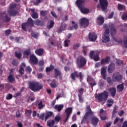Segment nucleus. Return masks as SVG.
I'll return each mask as SVG.
<instances>
[{"mask_svg":"<svg viewBox=\"0 0 127 127\" xmlns=\"http://www.w3.org/2000/svg\"><path fill=\"white\" fill-rule=\"evenodd\" d=\"M86 112L84 115L82 120L81 124V125L85 124H89V121L90 120V115H93V112L91 109V107L89 105L87 106L86 107Z\"/></svg>","mask_w":127,"mask_h":127,"instance_id":"nucleus-1","label":"nucleus"},{"mask_svg":"<svg viewBox=\"0 0 127 127\" xmlns=\"http://www.w3.org/2000/svg\"><path fill=\"white\" fill-rule=\"evenodd\" d=\"M32 27V19L31 18H29L28 20L25 23H23L21 24V29L24 31H27L29 30V32H31Z\"/></svg>","mask_w":127,"mask_h":127,"instance_id":"nucleus-2","label":"nucleus"},{"mask_svg":"<svg viewBox=\"0 0 127 127\" xmlns=\"http://www.w3.org/2000/svg\"><path fill=\"white\" fill-rule=\"evenodd\" d=\"M87 63V60L83 56H79L76 59V64L79 69L84 67Z\"/></svg>","mask_w":127,"mask_h":127,"instance_id":"nucleus-3","label":"nucleus"},{"mask_svg":"<svg viewBox=\"0 0 127 127\" xmlns=\"http://www.w3.org/2000/svg\"><path fill=\"white\" fill-rule=\"evenodd\" d=\"M104 28H106L104 33V35L102 37L103 40L102 42H104V43H107V42H110V29L108 27V25L104 24Z\"/></svg>","mask_w":127,"mask_h":127,"instance_id":"nucleus-4","label":"nucleus"},{"mask_svg":"<svg viewBox=\"0 0 127 127\" xmlns=\"http://www.w3.org/2000/svg\"><path fill=\"white\" fill-rule=\"evenodd\" d=\"M109 93L107 91H104L103 93H99L97 95L99 102H106L108 100Z\"/></svg>","mask_w":127,"mask_h":127,"instance_id":"nucleus-5","label":"nucleus"},{"mask_svg":"<svg viewBox=\"0 0 127 127\" xmlns=\"http://www.w3.org/2000/svg\"><path fill=\"white\" fill-rule=\"evenodd\" d=\"M108 4L109 2H108V0H99V4L97 5V7H98V8L101 7L102 10L105 11L106 9L108 8Z\"/></svg>","mask_w":127,"mask_h":127,"instance_id":"nucleus-6","label":"nucleus"},{"mask_svg":"<svg viewBox=\"0 0 127 127\" xmlns=\"http://www.w3.org/2000/svg\"><path fill=\"white\" fill-rule=\"evenodd\" d=\"M43 88V85L38 82H32V91L33 92H39L40 90Z\"/></svg>","mask_w":127,"mask_h":127,"instance_id":"nucleus-7","label":"nucleus"},{"mask_svg":"<svg viewBox=\"0 0 127 127\" xmlns=\"http://www.w3.org/2000/svg\"><path fill=\"white\" fill-rule=\"evenodd\" d=\"M70 77L73 81H75L76 78H78V77H79V78L80 79V82H82V80H83V74H82V72L79 73L77 71H75L71 73Z\"/></svg>","mask_w":127,"mask_h":127,"instance_id":"nucleus-8","label":"nucleus"},{"mask_svg":"<svg viewBox=\"0 0 127 127\" xmlns=\"http://www.w3.org/2000/svg\"><path fill=\"white\" fill-rule=\"evenodd\" d=\"M72 112H73V108H72V107H68L67 108L65 109L64 113L66 115V118L64 120V124H65L68 120H69V118H70V116L72 114Z\"/></svg>","mask_w":127,"mask_h":127,"instance_id":"nucleus-9","label":"nucleus"},{"mask_svg":"<svg viewBox=\"0 0 127 127\" xmlns=\"http://www.w3.org/2000/svg\"><path fill=\"white\" fill-rule=\"evenodd\" d=\"M0 19H2L4 22H9L11 20V18L8 16L5 11L0 12Z\"/></svg>","mask_w":127,"mask_h":127,"instance_id":"nucleus-10","label":"nucleus"},{"mask_svg":"<svg viewBox=\"0 0 127 127\" xmlns=\"http://www.w3.org/2000/svg\"><path fill=\"white\" fill-rule=\"evenodd\" d=\"M79 23L81 27H84L86 28L89 26V20L87 18H82L79 20Z\"/></svg>","mask_w":127,"mask_h":127,"instance_id":"nucleus-11","label":"nucleus"},{"mask_svg":"<svg viewBox=\"0 0 127 127\" xmlns=\"http://www.w3.org/2000/svg\"><path fill=\"white\" fill-rule=\"evenodd\" d=\"M113 80L114 82H121L123 80V75L119 72H116L113 75Z\"/></svg>","mask_w":127,"mask_h":127,"instance_id":"nucleus-12","label":"nucleus"},{"mask_svg":"<svg viewBox=\"0 0 127 127\" xmlns=\"http://www.w3.org/2000/svg\"><path fill=\"white\" fill-rule=\"evenodd\" d=\"M97 34L94 32L89 33L88 35V38L90 41H96L97 38Z\"/></svg>","mask_w":127,"mask_h":127,"instance_id":"nucleus-13","label":"nucleus"},{"mask_svg":"<svg viewBox=\"0 0 127 127\" xmlns=\"http://www.w3.org/2000/svg\"><path fill=\"white\" fill-rule=\"evenodd\" d=\"M109 27L110 29V33L112 36L115 35L117 33V29L115 27V25L114 24H110L109 25Z\"/></svg>","mask_w":127,"mask_h":127,"instance_id":"nucleus-14","label":"nucleus"},{"mask_svg":"<svg viewBox=\"0 0 127 127\" xmlns=\"http://www.w3.org/2000/svg\"><path fill=\"white\" fill-rule=\"evenodd\" d=\"M43 102L41 100H37L36 101V106L38 107L39 110H42L44 108L45 106L42 103Z\"/></svg>","mask_w":127,"mask_h":127,"instance_id":"nucleus-15","label":"nucleus"},{"mask_svg":"<svg viewBox=\"0 0 127 127\" xmlns=\"http://www.w3.org/2000/svg\"><path fill=\"white\" fill-rule=\"evenodd\" d=\"M85 1H86L85 0H77L76 1V4L78 8L80 9L84 6Z\"/></svg>","mask_w":127,"mask_h":127,"instance_id":"nucleus-16","label":"nucleus"},{"mask_svg":"<svg viewBox=\"0 0 127 127\" xmlns=\"http://www.w3.org/2000/svg\"><path fill=\"white\" fill-rule=\"evenodd\" d=\"M110 61H111V57H106L105 59L101 60V64L105 65V64H109Z\"/></svg>","mask_w":127,"mask_h":127,"instance_id":"nucleus-17","label":"nucleus"},{"mask_svg":"<svg viewBox=\"0 0 127 127\" xmlns=\"http://www.w3.org/2000/svg\"><path fill=\"white\" fill-rule=\"evenodd\" d=\"M98 123H99V118L96 117H93L91 119V124L93 127H97L98 126Z\"/></svg>","mask_w":127,"mask_h":127,"instance_id":"nucleus-18","label":"nucleus"},{"mask_svg":"<svg viewBox=\"0 0 127 127\" xmlns=\"http://www.w3.org/2000/svg\"><path fill=\"white\" fill-rule=\"evenodd\" d=\"M45 51L44 49L42 48H39L35 50V53L36 54V55H38V56H42V55L44 54Z\"/></svg>","mask_w":127,"mask_h":127,"instance_id":"nucleus-19","label":"nucleus"},{"mask_svg":"<svg viewBox=\"0 0 127 127\" xmlns=\"http://www.w3.org/2000/svg\"><path fill=\"white\" fill-rule=\"evenodd\" d=\"M115 64L114 63H111L108 68V73H113L114 71H115Z\"/></svg>","mask_w":127,"mask_h":127,"instance_id":"nucleus-20","label":"nucleus"},{"mask_svg":"<svg viewBox=\"0 0 127 127\" xmlns=\"http://www.w3.org/2000/svg\"><path fill=\"white\" fill-rule=\"evenodd\" d=\"M7 12L9 16H16L17 13H18V12L15 10H8Z\"/></svg>","mask_w":127,"mask_h":127,"instance_id":"nucleus-21","label":"nucleus"},{"mask_svg":"<svg viewBox=\"0 0 127 127\" xmlns=\"http://www.w3.org/2000/svg\"><path fill=\"white\" fill-rule=\"evenodd\" d=\"M30 53H31V51L29 49L24 50V52L23 53V58H26L27 56H29V55H30Z\"/></svg>","mask_w":127,"mask_h":127,"instance_id":"nucleus-22","label":"nucleus"},{"mask_svg":"<svg viewBox=\"0 0 127 127\" xmlns=\"http://www.w3.org/2000/svg\"><path fill=\"white\" fill-rule=\"evenodd\" d=\"M107 71L106 70V68L105 67H103L101 70V74L103 76V78L104 80L107 79Z\"/></svg>","mask_w":127,"mask_h":127,"instance_id":"nucleus-23","label":"nucleus"},{"mask_svg":"<svg viewBox=\"0 0 127 127\" xmlns=\"http://www.w3.org/2000/svg\"><path fill=\"white\" fill-rule=\"evenodd\" d=\"M26 65L24 63H22L21 64V67L19 70V73L20 75H23L24 72V67H25Z\"/></svg>","mask_w":127,"mask_h":127,"instance_id":"nucleus-24","label":"nucleus"},{"mask_svg":"<svg viewBox=\"0 0 127 127\" xmlns=\"http://www.w3.org/2000/svg\"><path fill=\"white\" fill-rule=\"evenodd\" d=\"M110 94L113 98H115V96H116V94H117V90L116 88L112 87L110 89Z\"/></svg>","mask_w":127,"mask_h":127,"instance_id":"nucleus-25","label":"nucleus"},{"mask_svg":"<svg viewBox=\"0 0 127 127\" xmlns=\"http://www.w3.org/2000/svg\"><path fill=\"white\" fill-rule=\"evenodd\" d=\"M71 23L74 26H72L69 27V30H73L74 29V28L75 29H78V23L75 22V21H72Z\"/></svg>","mask_w":127,"mask_h":127,"instance_id":"nucleus-26","label":"nucleus"},{"mask_svg":"<svg viewBox=\"0 0 127 127\" xmlns=\"http://www.w3.org/2000/svg\"><path fill=\"white\" fill-rule=\"evenodd\" d=\"M55 77L58 78L59 76H61V71L58 68L54 69Z\"/></svg>","mask_w":127,"mask_h":127,"instance_id":"nucleus-27","label":"nucleus"},{"mask_svg":"<svg viewBox=\"0 0 127 127\" xmlns=\"http://www.w3.org/2000/svg\"><path fill=\"white\" fill-rule=\"evenodd\" d=\"M64 108V105L63 104L61 105H56L55 106V109L58 112H60L61 111H62V109Z\"/></svg>","mask_w":127,"mask_h":127,"instance_id":"nucleus-28","label":"nucleus"},{"mask_svg":"<svg viewBox=\"0 0 127 127\" xmlns=\"http://www.w3.org/2000/svg\"><path fill=\"white\" fill-rule=\"evenodd\" d=\"M81 12L82 13H84V14H86V13H89L90 10H89L88 8L84 7V6L83 7H81V8H79Z\"/></svg>","mask_w":127,"mask_h":127,"instance_id":"nucleus-29","label":"nucleus"},{"mask_svg":"<svg viewBox=\"0 0 127 127\" xmlns=\"http://www.w3.org/2000/svg\"><path fill=\"white\" fill-rule=\"evenodd\" d=\"M32 64L34 65L38 64V59L34 55H32Z\"/></svg>","mask_w":127,"mask_h":127,"instance_id":"nucleus-30","label":"nucleus"},{"mask_svg":"<svg viewBox=\"0 0 127 127\" xmlns=\"http://www.w3.org/2000/svg\"><path fill=\"white\" fill-rule=\"evenodd\" d=\"M22 56V55L20 52V50L16 51L15 52V57H16V58H17L18 59H21Z\"/></svg>","mask_w":127,"mask_h":127,"instance_id":"nucleus-31","label":"nucleus"},{"mask_svg":"<svg viewBox=\"0 0 127 127\" xmlns=\"http://www.w3.org/2000/svg\"><path fill=\"white\" fill-rule=\"evenodd\" d=\"M38 13L37 12H35V9L34 8L32 9V18L34 19H36V18H38Z\"/></svg>","mask_w":127,"mask_h":127,"instance_id":"nucleus-32","label":"nucleus"},{"mask_svg":"<svg viewBox=\"0 0 127 127\" xmlns=\"http://www.w3.org/2000/svg\"><path fill=\"white\" fill-rule=\"evenodd\" d=\"M32 26H33V23H34L36 25L39 26L40 25H42V22L41 20L37 19L35 21L32 20Z\"/></svg>","mask_w":127,"mask_h":127,"instance_id":"nucleus-33","label":"nucleus"},{"mask_svg":"<svg viewBox=\"0 0 127 127\" xmlns=\"http://www.w3.org/2000/svg\"><path fill=\"white\" fill-rule=\"evenodd\" d=\"M124 85V84L123 83L117 86V89L119 90V92H123V91H124V89H125V86Z\"/></svg>","mask_w":127,"mask_h":127,"instance_id":"nucleus-34","label":"nucleus"},{"mask_svg":"<svg viewBox=\"0 0 127 127\" xmlns=\"http://www.w3.org/2000/svg\"><path fill=\"white\" fill-rule=\"evenodd\" d=\"M55 66L54 65L51 64L50 67H47L46 68V72L48 73V72H51L53 70H54Z\"/></svg>","mask_w":127,"mask_h":127,"instance_id":"nucleus-35","label":"nucleus"},{"mask_svg":"<svg viewBox=\"0 0 127 127\" xmlns=\"http://www.w3.org/2000/svg\"><path fill=\"white\" fill-rule=\"evenodd\" d=\"M52 115H53V113L52 112H47L46 116L45 117V122H46V121H47V120H48L49 119V117H51V116H52Z\"/></svg>","mask_w":127,"mask_h":127,"instance_id":"nucleus-36","label":"nucleus"},{"mask_svg":"<svg viewBox=\"0 0 127 127\" xmlns=\"http://www.w3.org/2000/svg\"><path fill=\"white\" fill-rule=\"evenodd\" d=\"M97 20H98V21H100V24L101 25H103V24L105 22V19L104 18V17L102 16H99L97 18Z\"/></svg>","mask_w":127,"mask_h":127,"instance_id":"nucleus-37","label":"nucleus"},{"mask_svg":"<svg viewBox=\"0 0 127 127\" xmlns=\"http://www.w3.org/2000/svg\"><path fill=\"white\" fill-rule=\"evenodd\" d=\"M91 59H93V60H94V61H100V57L99 56V54H94V55H93V57Z\"/></svg>","mask_w":127,"mask_h":127,"instance_id":"nucleus-38","label":"nucleus"},{"mask_svg":"<svg viewBox=\"0 0 127 127\" xmlns=\"http://www.w3.org/2000/svg\"><path fill=\"white\" fill-rule=\"evenodd\" d=\"M54 26V21L51 20L50 21V24L47 25V27L48 29H51Z\"/></svg>","mask_w":127,"mask_h":127,"instance_id":"nucleus-39","label":"nucleus"},{"mask_svg":"<svg viewBox=\"0 0 127 127\" xmlns=\"http://www.w3.org/2000/svg\"><path fill=\"white\" fill-rule=\"evenodd\" d=\"M15 80L14 77H13V75L12 74H9L8 76V80L9 82V83H12Z\"/></svg>","mask_w":127,"mask_h":127,"instance_id":"nucleus-40","label":"nucleus"},{"mask_svg":"<svg viewBox=\"0 0 127 127\" xmlns=\"http://www.w3.org/2000/svg\"><path fill=\"white\" fill-rule=\"evenodd\" d=\"M107 102L108 104H107V106L108 108H111L113 106V104H114V100L110 99L107 101Z\"/></svg>","mask_w":127,"mask_h":127,"instance_id":"nucleus-41","label":"nucleus"},{"mask_svg":"<svg viewBox=\"0 0 127 127\" xmlns=\"http://www.w3.org/2000/svg\"><path fill=\"white\" fill-rule=\"evenodd\" d=\"M50 86L52 88H56V87H57V84H56V80L54 79L51 83Z\"/></svg>","mask_w":127,"mask_h":127,"instance_id":"nucleus-42","label":"nucleus"},{"mask_svg":"<svg viewBox=\"0 0 127 127\" xmlns=\"http://www.w3.org/2000/svg\"><path fill=\"white\" fill-rule=\"evenodd\" d=\"M48 13V11L46 10H41L40 11V15H42V16L45 17V16H47Z\"/></svg>","mask_w":127,"mask_h":127,"instance_id":"nucleus-43","label":"nucleus"},{"mask_svg":"<svg viewBox=\"0 0 127 127\" xmlns=\"http://www.w3.org/2000/svg\"><path fill=\"white\" fill-rule=\"evenodd\" d=\"M47 124H48V127H53L54 125H55V121H54V120H52L49 122H48Z\"/></svg>","mask_w":127,"mask_h":127,"instance_id":"nucleus-44","label":"nucleus"},{"mask_svg":"<svg viewBox=\"0 0 127 127\" xmlns=\"http://www.w3.org/2000/svg\"><path fill=\"white\" fill-rule=\"evenodd\" d=\"M83 55L86 56V55H87V51H88V49L87 48V47H85V46H83Z\"/></svg>","mask_w":127,"mask_h":127,"instance_id":"nucleus-45","label":"nucleus"},{"mask_svg":"<svg viewBox=\"0 0 127 127\" xmlns=\"http://www.w3.org/2000/svg\"><path fill=\"white\" fill-rule=\"evenodd\" d=\"M80 46H81V44L77 43V44H75L74 45H73V50H75V49H78V48H79V47H80Z\"/></svg>","mask_w":127,"mask_h":127,"instance_id":"nucleus-46","label":"nucleus"},{"mask_svg":"<svg viewBox=\"0 0 127 127\" xmlns=\"http://www.w3.org/2000/svg\"><path fill=\"white\" fill-rule=\"evenodd\" d=\"M78 96H82L84 93V88H81L78 89Z\"/></svg>","mask_w":127,"mask_h":127,"instance_id":"nucleus-47","label":"nucleus"},{"mask_svg":"<svg viewBox=\"0 0 127 127\" xmlns=\"http://www.w3.org/2000/svg\"><path fill=\"white\" fill-rule=\"evenodd\" d=\"M123 63H124V62L120 59H118L116 61V64L118 66H121V65H123Z\"/></svg>","mask_w":127,"mask_h":127,"instance_id":"nucleus-48","label":"nucleus"},{"mask_svg":"<svg viewBox=\"0 0 127 127\" xmlns=\"http://www.w3.org/2000/svg\"><path fill=\"white\" fill-rule=\"evenodd\" d=\"M42 1H43V0H36V1H34L33 3L34 5H39V3L42 2Z\"/></svg>","mask_w":127,"mask_h":127,"instance_id":"nucleus-49","label":"nucleus"},{"mask_svg":"<svg viewBox=\"0 0 127 127\" xmlns=\"http://www.w3.org/2000/svg\"><path fill=\"white\" fill-rule=\"evenodd\" d=\"M16 7V4H10L9 5V9L10 10H13V9L15 8Z\"/></svg>","mask_w":127,"mask_h":127,"instance_id":"nucleus-50","label":"nucleus"},{"mask_svg":"<svg viewBox=\"0 0 127 127\" xmlns=\"http://www.w3.org/2000/svg\"><path fill=\"white\" fill-rule=\"evenodd\" d=\"M61 120V116H56L55 118V121L57 123H59Z\"/></svg>","mask_w":127,"mask_h":127,"instance_id":"nucleus-51","label":"nucleus"},{"mask_svg":"<svg viewBox=\"0 0 127 127\" xmlns=\"http://www.w3.org/2000/svg\"><path fill=\"white\" fill-rule=\"evenodd\" d=\"M60 28L63 30V31L66 30V24L61 23Z\"/></svg>","mask_w":127,"mask_h":127,"instance_id":"nucleus-52","label":"nucleus"},{"mask_svg":"<svg viewBox=\"0 0 127 127\" xmlns=\"http://www.w3.org/2000/svg\"><path fill=\"white\" fill-rule=\"evenodd\" d=\"M7 100H11L12 99V95L11 94H8L6 96Z\"/></svg>","mask_w":127,"mask_h":127,"instance_id":"nucleus-53","label":"nucleus"},{"mask_svg":"<svg viewBox=\"0 0 127 127\" xmlns=\"http://www.w3.org/2000/svg\"><path fill=\"white\" fill-rule=\"evenodd\" d=\"M68 42H70V40H65L64 41V47H68V46H69Z\"/></svg>","mask_w":127,"mask_h":127,"instance_id":"nucleus-54","label":"nucleus"},{"mask_svg":"<svg viewBox=\"0 0 127 127\" xmlns=\"http://www.w3.org/2000/svg\"><path fill=\"white\" fill-rule=\"evenodd\" d=\"M89 55L90 58L92 59V58L94 57V55H95L94 51H90Z\"/></svg>","mask_w":127,"mask_h":127,"instance_id":"nucleus-55","label":"nucleus"},{"mask_svg":"<svg viewBox=\"0 0 127 127\" xmlns=\"http://www.w3.org/2000/svg\"><path fill=\"white\" fill-rule=\"evenodd\" d=\"M38 33H32V37L35 38V39H38Z\"/></svg>","mask_w":127,"mask_h":127,"instance_id":"nucleus-56","label":"nucleus"},{"mask_svg":"<svg viewBox=\"0 0 127 127\" xmlns=\"http://www.w3.org/2000/svg\"><path fill=\"white\" fill-rule=\"evenodd\" d=\"M89 85L91 86V88H93V87L97 85V82H96L95 80H93L92 82H90V84Z\"/></svg>","mask_w":127,"mask_h":127,"instance_id":"nucleus-57","label":"nucleus"},{"mask_svg":"<svg viewBox=\"0 0 127 127\" xmlns=\"http://www.w3.org/2000/svg\"><path fill=\"white\" fill-rule=\"evenodd\" d=\"M94 81H95V79L92 78H88L87 79V82L89 85L91 84V83L93 82Z\"/></svg>","mask_w":127,"mask_h":127,"instance_id":"nucleus-58","label":"nucleus"},{"mask_svg":"<svg viewBox=\"0 0 127 127\" xmlns=\"http://www.w3.org/2000/svg\"><path fill=\"white\" fill-rule=\"evenodd\" d=\"M119 120H120V118L119 117H116L113 122L114 125H117V124L119 123Z\"/></svg>","mask_w":127,"mask_h":127,"instance_id":"nucleus-59","label":"nucleus"},{"mask_svg":"<svg viewBox=\"0 0 127 127\" xmlns=\"http://www.w3.org/2000/svg\"><path fill=\"white\" fill-rule=\"evenodd\" d=\"M39 66H42L44 65V61L43 60H40L38 63Z\"/></svg>","mask_w":127,"mask_h":127,"instance_id":"nucleus-60","label":"nucleus"},{"mask_svg":"<svg viewBox=\"0 0 127 127\" xmlns=\"http://www.w3.org/2000/svg\"><path fill=\"white\" fill-rule=\"evenodd\" d=\"M79 101L80 103H83L84 102V99H83V97H82V95H78Z\"/></svg>","mask_w":127,"mask_h":127,"instance_id":"nucleus-61","label":"nucleus"},{"mask_svg":"<svg viewBox=\"0 0 127 127\" xmlns=\"http://www.w3.org/2000/svg\"><path fill=\"white\" fill-rule=\"evenodd\" d=\"M31 110H29L25 111V115H27L28 116H31Z\"/></svg>","mask_w":127,"mask_h":127,"instance_id":"nucleus-62","label":"nucleus"},{"mask_svg":"<svg viewBox=\"0 0 127 127\" xmlns=\"http://www.w3.org/2000/svg\"><path fill=\"white\" fill-rule=\"evenodd\" d=\"M112 121H110L106 124L104 127H111V126H112Z\"/></svg>","mask_w":127,"mask_h":127,"instance_id":"nucleus-63","label":"nucleus"},{"mask_svg":"<svg viewBox=\"0 0 127 127\" xmlns=\"http://www.w3.org/2000/svg\"><path fill=\"white\" fill-rule=\"evenodd\" d=\"M11 64L13 66H17V62H16V61H15V60H13Z\"/></svg>","mask_w":127,"mask_h":127,"instance_id":"nucleus-64","label":"nucleus"}]
</instances>
